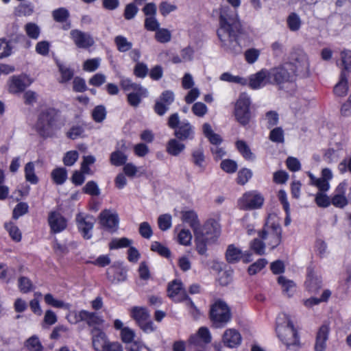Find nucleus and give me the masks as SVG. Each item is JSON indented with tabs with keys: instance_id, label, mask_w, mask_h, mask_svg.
Segmentation results:
<instances>
[{
	"instance_id": "1",
	"label": "nucleus",
	"mask_w": 351,
	"mask_h": 351,
	"mask_svg": "<svg viewBox=\"0 0 351 351\" xmlns=\"http://www.w3.org/2000/svg\"><path fill=\"white\" fill-rule=\"evenodd\" d=\"M227 1L231 7L222 5L219 9V27L217 29V36L226 51L239 53L241 51L240 38L245 34L237 12L241 0Z\"/></svg>"
},
{
	"instance_id": "2",
	"label": "nucleus",
	"mask_w": 351,
	"mask_h": 351,
	"mask_svg": "<svg viewBox=\"0 0 351 351\" xmlns=\"http://www.w3.org/2000/svg\"><path fill=\"white\" fill-rule=\"evenodd\" d=\"M276 332L278 338L287 348H298L300 346L299 337L289 316L280 315L276 321Z\"/></svg>"
},
{
	"instance_id": "3",
	"label": "nucleus",
	"mask_w": 351,
	"mask_h": 351,
	"mask_svg": "<svg viewBox=\"0 0 351 351\" xmlns=\"http://www.w3.org/2000/svg\"><path fill=\"white\" fill-rule=\"evenodd\" d=\"M258 234L271 250L280 245L282 241V228L276 215H268L263 228L258 231Z\"/></svg>"
},
{
	"instance_id": "4",
	"label": "nucleus",
	"mask_w": 351,
	"mask_h": 351,
	"mask_svg": "<svg viewBox=\"0 0 351 351\" xmlns=\"http://www.w3.org/2000/svg\"><path fill=\"white\" fill-rule=\"evenodd\" d=\"M58 117V111L54 108L43 110L35 125V129L38 134L43 137L51 136L56 128Z\"/></svg>"
},
{
	"instance_id": "5",
	"label": "nucleus",
	"mask_w": 351,
	"mask_h": 351,
	"mask_svg": "<svg viewBox=\"0 0 351 351\" xmlns=\"http://www.w3.org/2000/svg\"><path fill=\"white\" fill-rule=\"evenodd\" d=\"M231 317L230 309L225 302L217 300L211 306L210 319L214 327H224L230 321Z\"/></svg>"
},
{
	"instance_id": "6",
	"label": "nucleus",
	"mask_w": 351,
	"mask_h": 351,
	"mask_svg": "<svg viewBox=\"0 0 351 351\" xmlns=\"http://www.w3.org/2000/svg\"><path fill=\"white\" fill-rule=\"evenodd\" d=\"M250 104V98L245 93H241L235 103L234 111L235 119L243 126L247 125L252 118Z\"/></svg>"
},
{
	"instance_id": "7",
	"label": "nucleus",
	"mask_w": 351,
	"mask_h": 351,
	"mask_svg": "<svg viewBox=\"0 0 351 351\" xmlns=\"http://www.w3.org/2000/svg\"><path fill=\"white\" fill-rule=\"evenodd\" d=\"M130 315L145 332H152L155 328L149 319V314L145 307L134 306L130 309Z\"/></svg>"
},
{
	"instance_id": "8",
	"label": "nucleus",
	"mask_w": 351,
	"mask_h": 351,
	"mask_svg": "<svg viewBox=\"0 0 351 351\" xmlns=\"http://www.w3.org/2000/svg\"><path fill=\"white\" fill-rule=\"evenodd\" d=\"M291 69L295 67V72L302 76H308L309 74V60L306 53L300 49L295 50L291 54Z\"/></svg>"
},
{
	"instance_id": "9",
	"label": "nucleus",
	"mask_w": 351,
	"mask_h": 351,
	"mask_svg": "<svg viewBox=\"0 0 351 351\" xmlns=\"http://www.w3.org/2000/svg\"><path fill=\"white\" fill-rule=\"evenodd\" d=\"M264 202L263 195L256 191H249L243 195L238 202L239 206L243 210H254L259 208Z\"/></svg>"
},
{
	"instance_id": "10",
	"label": "nucleus",
	"mask_w": 351,
	"mask_h": 351,
	"mask_svg": "<svg viewBox=\"0 0 351 351\" xmlns=\"http://www.w3.org/2000/svg\"><path fill=\"white\" fill-rule=\"evenodd\" d=\"M290 69L291 64L285 63L269 71L271 82L281 84L289 82L291 78V73L289 71Z\"/></svg>"
},
{
	"instance_id": "11",
	"label": "nucleus",
	"mask_w": 351,
	"mask_h": 351,
	"mask_svg": "<svg viewBox=\"0 0 351 351\" xmlns=\"http://www.w3.org/2000/svg\"><path fill=\"white\" fill-rule=\"evenodd\" d=\"M76 222L79 231L85 239H90L92 237L91 231L93 228L95 220L90 215H84L82 213H78L76 215Z\"/></svg>"
},
{
	"instance_id": "12",
	"label": "nucleus",
	"mask_w": 351,
	"mask_h": 351,
	"mask_svg": "<svg viewBox=\"0 0 351 351\" xmlns=\"http://www.w3.org/2000/svg\"><path fill=\"white\" fill-rule=\"evenodd\" d=\"M173 93L171 90L164 91L155 103L154 107L155 112L159 116H163L169 110V106L173 102Z\"/></svg>"
},
{
	"instance_id": "13",
	"label": "nucleus",
	"mask_w": 351,
	"mask_h": 351,
	"mask_svg": "<svg viewBox=\"0 0 351 351\" xmlns=\"http://www.w3.org/2000/svg\"><path fill=\"white\" fill-rule=\"evenodd\" d=\"M196 233H199L204 239L214 242L219 236L220 231L218 224L211 221L205 223L202 227L199 226L194 234Z\"/></svg>"
},
{
	"instance_id": "14",
	"label": "nucleus",
	"mask_w": 351,
	"mask_h": 351,
	"mask_svg": "<svg viewBox=\"0 0 351 351\" xmlns=\"http://www.w3.org/2000/svg\"><path fill=\"white\" fill-rule=\"evenodd\" d=\"M48 223L51 231L53 233H59L66 229L67 226L66 219L58 212H51L48 217Z\"/></svg>"
},
{
	"instance_id": "15",
	"label": "nucleus",
	"mask_w": 351,
	"mask_h": 351,
	"mask_svg": "<svg viewBox=\"0 0 351 351\" xmlns=\"http://www.w3.org/2000/svg\"><path fill=\"white\" fill-rule=\"evenodd\" d=\"M70 35L77 47L88 48L93 46L95 43L93 38L90 34L80 30H71Z\"/></svg>"
},
{
	"instance_id": "16",
	"label": "nucleus",
	"mask_w": 351,
	"mask_h": 351,
	"mask_svg": "<svg viewBox=\"0 0 351 351\" xmlns=\"http://www.w3.org/2000/svg\"><path fill=\"white\" fill-rule=\"evenodd\" d=\"M174 136L180 141L193 140L195 136L194 127L187 121H182L175 130Z\"/></svg>"
},
{
	"instance_id": "17",
	"label": "nucleus",
	"mask_w": 351,
	"mask_h": 351,
	"mask_svg": "<svg viewBox=\"0 0 351 351\" xmlns=\"http://www.w3.org/2000/svg\"><path fill=\"white\" fill-rule=\"evenodd\" d=\"M268 83L271 82L269 71L266 69H262L256 73L250 75L249 79V86L252 89L260 88Z\"/></svg>"
},
{
	"instance_id": "18",
	"label": "nucleus",
	"mask_w": 351,
	"mask_h": 351,
	"mask_svg": "<svg viewBox=\"0 0 351 351\" xmlns=\"http://www.w3.org/2000/svg\"><path fill=\"white\" fill-rule=\"evenodd\" d=\"M346 183L341 182L336 188L335 194L331 198V204L339 208H343L348 204V200L345 196Z\"/></svg>"
},
{
	"instance_id": "19",
	"label": "nucleus",
	"mask_w": 351,
	"mask_h": 351,
	"mask_svg": "<svg viewBox=\"0 0 351 351\" xmlns=\"http://www.w3.org/2000/svg\"><path fill=\"white\" fill-rule=\"evenodd\" d=\"M118 145L119 149L112 152L110 157V163L117 167L125 165L128 160V156L125 154L128 149L125 141H121Z\"/></svg>"
},
{
	"instance_id": "20",
	"label": "nucleus",
	"mask_w": 351,
	"mask_h": 351,
	"mask_svg": "<svg viewBox=\"0 0 351 351\" xmlns=\"http://www.w3.org/2000/svg\"><path fill=\"white\" fill-rule=\"evenodd\" d=\"M241 335L234 328H229L225 330L222 336V341L224 345L233 348L239 346L241 343Z\"/></svg>"
},
{
	"instance_id": "21",
	"label": "nucleus",
	"mask_w": 351,
	"mask_h": 351,
	"mask_svg": "<svg viewBox=\"0 0 351 351\" xmlns=\"http://www.w3.org/2000/svg\"><path fill=\"white\" fill-rule=\"evenodd\" d=\"M93 346L96 351H105L108 341L106 334L98 328L91 330Z\"/></svg>"
},
{
	"instance_id": "22",
	"label": "nucleus",
	"mask_w": 351,
	"mask_h": 351,
	"mask_svg": "<svg viewBox=\"0 0 351 351\" xmlns=\"http://www.w3.org/2000/svg\"><path fill=\"white\" fill-rule=\"evenodd\" d=\"M78 317L80 321L86 322L89 326L97 328L100 326L104 320L96 313L89 312L85 310H82L78 313Z\"/></svg>"
},
{
	"instance_id": "23",
	"label": "nucleus",
	"mask_w": 351,
	"mask_h": 351,
	"mask_svg": "<svg viewBox=\"0 0 351 351\" xmlns=\"http://www.w3.org/2000/svg\"><path fill=\"white\" fill-rule=\"evenodd\" d=\"M168 295L175 301H180L186 298L180 280H175L170 283L167 288Z\"/></svg>"
},
{
	"instance_id": "24",
	"label": "nucleus",
	"mask_w": 351,
	"mask_h": 351,
	"mask_svg": "<svg viewBox=\"0 0 351 351\" xmlns=\"http://www.w3.org/2000/svg\"><path fill=\"white\" fill-rule=\"evenodd\" d=\"M330 328L328 324L322 325L317 334L315 349L316 351H324L326 348V341L328 338Z\"/></svg>"
},
{
	"instance_id": "25",
	"label": "nucleus",
	"mask_w": 351,
	"mask_h": 351,
	"mask_svg": "<svg viewBox=\"0 0 351 351\" xmlns=\"http://www.w3.org/2000/svg\"><path fill=\"white\" fill-rule=\"evenodd\" d=\"M99 219L101 224L110 230H114L118 225L119 219L117 214L111 213L105 210L100 213Z\"/></svg>"
},
{
	"instance_id": "26",
	"label": "nucleus",
	"mask_w": 351,
	"mask_h": 351,
	"mask_svg": "<svg viewBox=\"0 0 351 351\" xmlns=\"http://www.w3.org/2000/svg\"><path fill=\"white\" fill-rule=\"evenodd\" d=\"M181 219L183 222L189 225L193 229V233H195L200 226L198 215L197 213L193 210L181 212Z\"/></svg>"
},
{
	"instance_id": "27",
	"label": "nucleus",
	"mask_w": 351,
	"mask_h": 351,
	"mask_svg": "<svg viewBox=\"0 0 351 351\" xmlns=\"http://www.w3.org/2000/svg\"><path fill=\"white\" fill-rule=\"evenodd\" d=\"M126 273L125 269L114 265L107 271V277L112 282L123 281L126 279Z\"/></svg>"
},
{
	"instance_id": "28",
	"label": "nucleus",
	"mask_w": 351,
	"mask_h": 351,
	"mask_svg": "<svg viewBox=\"0 0 351 351\" xmlns=\"http://www.w3.org/2000/svg\"><path fill=\"white\" fill-rule=\"evenodd\" d=\"M185 149V145L178 138L170 139L166 146L167 152L173 156H178Z\"/></svg>"
},
{
	"instance_id": "29",
	"label": "nucleus",
	"mask_w": 351,
	"mask_h": 351,
	"mask_svg": "<svg viewBox=\"0 0 351 351\" xmlns=\"http://www.w3.org/2000/svg\"><path fill=\"white\" fill-rule=\"evenodd\" d=\"M202 339L204 343H208L211 341V335L208 329L206 327H201L198 331L197 335L191 336L189 339V343L191 344L199 346V341L198 338Z\"/></svg>"
},
{
	"instance_id": "30",
	"label": "nucleus",
	"mask_w": 351,
	"mask_h": 351,
	"mask_svg": "<svg viewBox=\"0 0 351 351\" xmlns=\"http://www.w3.org/2000/svg\"><path fill=\"white\" fill-rule=\"evenodd\" d=\"M23 76H12L10 80L9 91L12 93H18L23 91L27 85Z\"/></svg>"
},
{
	"instance_id": "31",
	"label": "nucleus",
	"mask_w": 351,
	"mask_h": 351,
	"mask_svg": "<svg viewBox=\"0 0 351 351\" xmlns=\"http://www.w3.org/2000/svg\"><path fill=\"white\" fill-rule=\"evenodd\" d=\"M244 255L239 248L234 245H230L226 250V258L229 263H235L239 261Z\"/></svg>"
},
{
	"instance_id": "32",
	"label": "nucleus",
	"mask_w": 351,
	"mask_h": 351,
	"mask_svg": "<svg viewBox=\"0 0 351 351\" xmlns=\"http://www.w3.org/2000/svg\"><path fill=\"white\" fill-rule=\"evenodd\" d=\"M193 163L198 167L201 171H204L206 169L205 156L204 150L202 147L194 149L191 154Z\"/></svg>"
},
{
	"instance_id": "33",
	"label": "nucleus",
	"mask_w": 351,
	"mask_h": 351,
	"mask_svg": "<svg viewBox=\"0 0 351 351\" xmlns=\"http://www.w3.org/2000/svg\"><path fill=\"white\" fill-rule=\"evenodd\" d=\"M348 90V77L343 71L341 74V79L339 82L334 87V93L337 97H344L347 95Z\"/></svg>"
},
{
	"instance_id": "34",
	"label": "nucleus",
	"mask_w": 351,
	"mask_h": 351,
	"mask_svg": "<svg viewBox=\"0 0 351 351\" xmlns=\"http://www.w3.org/2000/svg\"><path fill=\"white\" fill-rule=\"evenodd\" d=\"M305 285L310 291H316L322 286V280L319 276L311 271L308 274V278Z\"/></svg>"
},
{
	"instance_id": "35",
	"label": "nucleus",
	"mask_w": 351,
	"mask_h": 351,
	"mask_svg": "<svg viewBox=\"0 0 351 351\" xmlns=\"http://www.w3.org/2000/svg\"><path fill=\"white\" fill-rule=\"evenodd\" d=\"M236 147L239 152L245 159L248 160H252L254 159V155L251 152V149L246 142L242 140H239L236 142Z\"/></svg>"
},
{
	"instance_id": "36",
	"label": "nucleus",
	"mask_w": 351,
	"mask_h": 351,
	"mask_svg": "<svg viewBox=\"0 0 351 351\" xmlns=\"http://www.w3.org/2000/svg\"><path fill=\"white\" fill-rule=\"evenodd\" d=\"M278 282L282 286V291L288 297H291L295 291V283L285 276H280L278 278Z\"/></svg>"
},
{
	"instance_id": "37",
	"label": "nucleus",
	"mask_w": 351,
	"mask_h": 351,
	"mask_svg": "<svg viewBox=\"0 0 351 351\" xmlns=\"http://www.w3.org/2000/svg\"><path fill=\"white\" fill-rule=\"evenodd\" d=\"M147 90L145 88V93H141L140 90H134L128 95V101L129 104L136 108L141 102V98L147 97Z\"/></svg>"
},
{
	"instance_id": "38",
	"label": "nucleus",
	"mask_w": 351,
	"mask_h": 351,
	"mask_svg": "<svg viewBox=\"0 0 351 351\" xmlns=\"http://www.w3.org/2000/svg\"><path fill=\"white\" fill-rule=\"evenodd\" d=\"M196 250L201 255H205L207 251V245L211 241L204 239L199 233L194 234Z\"/></svg>"
},
{
	"instance_id": "39",
	"label": "nucleus",
	"mask_w": 351,
	"mask_h": 351,
	"mask_svg": "<svg viewBox=\"0 0 351 351\" xmlns=\"http://www.w3.org/2000/svg\"><path fill=\"white\" fill-rule=\"evenodd\" d=\"M120 84L122 89L124 90L125 91L140 90L141 93H145V88H143L138 84L132 82V80L128 78H121L120 81Z\"/></svg>"
},
{
	"instance_id": "40",
	"label": "nucleus",
	"mask_w": 351,
	"mask_h": 351,
	"mask_svg": "<svg viewBox=\"0 0 351 351\" xmlns=\"http://www.w3.org/2000/svg\"><path fill=\"white\" fill-rule=\"evenodd\" d=\"M51 178L56 184H62L67 178V171L64 168H56L52 171Z\"/></svg>"
},
{
	"instance_id": "41",
	"label": "nucleus",
	"mask_w": 351,
	"mask_h": 351,
	"mask_svg": "<svg viewBox=\"0 0 351 351\" xmlns=\"http://www.w3.org/2000/svg\"><path fill=\"white\" fill-rule=\"evenodd\" d=\"M25 180L31 184H36L38 182V178L35 174L34 165L33 162H29L25 165Z\"/></svg>"
},
{
	"instance_id": "42",
	"label": "nucleus",
	"mask_w": 351,
	"mask_h": 351,
	"mask_svg": "<svg viewBox=\"0 0 351 351\" xmlns=\"http://www.w3.org/2000/svg\"><path fill=\"white\" fill-rule=\"evenodd\" d=\"M220 80L241 85H246L247 84V80L245 78L239 75H233L228 72L222 73L220 76Z\"/></svg>"
},
{
	"instance_id": "43",
	"label": "nucleus",
	"mask_w": 351,
	"mask_h": 351,
	"mask_svg": "<svg viewBox=\"0 0 351 351\" xmlns=\"http://www.w3.org/2000/svg\"><path fill=\"white\" fill-rule=\"evenodd\" d=\"M33 12L34 7L31 3H21L14 9V14L17 16H29Z\"/></svg>"
},
{
	"instance_id": "44",
	"label": "nucleus",
	"mask_w": 351,
	"mask_h": 351,
	"mask_svg": "<svg viewBox=\"0 0 351 351\" xmlns=\"http://www.w3.org/2000/svg\"><path fill=\"white\" fill-rule=\"evenodd\" d=\"M114 43L117 49L121 52L129 51L132 47V43L128 41L127 38L123 36H117L114 38Z\"/></svg>"
},
{
	"instance_id": "45",
	"label": "nucleus",
	"mask_w": 351,
	"mask_h": 351,
	"mask_svg": "<svg viewBox=\"0 0 351 351\" xmlns=\"http://www.w3.org/2000/svg\"><path fill=\"white\" fill-rule=\"evenodd\" d=\"M5 228L14 241L19 242L21 240V232L14 223L9 222L5 223Z\"/></svg>"
},
{
	"instance_id": "46",
	"label": "nucleus",
	"mask_w": 351,
	"mask_h": 351,
	"mask_svg": "<svg viewBox=\"0 0 351 351\" xmlns=\"http://www.w3.org/2000/svg\"><path fill=\"white\" fill-rule=\"evenodd\" d=\"M263 241L261 239H254L250 243V249L259 256L265 254L266 243Z\"/></svg>"
},
{
	"instance_id": "47",
	"label": "nucleus",
	"mask_w": 351,
	"mask_h": 351,
	"mask_svg": "<svg viewBox=\"0 0 351 351\" xmlns=\"http://www.w3.org/2000/svg\"><path fill=\"white\" fill-rule=\"evenodd\" d=\"M155 38L160 43H166L171 40V34L167 29L159 28L156 31Z\"/></svg>"
},
{
	"instance_id": "48",
	"label": "nucleus",
	"mask_w": 351,
	"mask_h": 351,
	"mask_svg": "<svg viewBox=\"0 0 351 351\" xmlns=\"http://www.w3.org/2000/svg\"><path fill=\"white\" fill-rule=\"evenodd\" d=\"M52 16L56 22L64 23L66 21L69 17V13L66 8H60L53 10L52 12Z\"/></svg>"
},
{
	"instance_id": "49",
	"label": "nucleus",
	"mask_w": 351,
	"mask_h": 351,
	"mask_svg": "<svg viewBox=\"0 0 351 351\" xmlns=\"http://www.w3.org/2000/svg\"><path fill=\"white\" fill-rule=\"evenodd\" d=\"M171 216L169 214H163L158 218V225L159 228L165 231L169 229L171 226Z\"/></svg>"
},
{
	"instance_id": "50",
	"label": "nucleus",
	"mask_w": 351,
	"mask_h": 351,
	"mask_svg": "<svg viewBox=\"0 0 351 351\" xmlns=\"http://www.w3.org/2000/svg\"><path fill=\"white\" fill-rule=\"evenodd\" d=\"M12 47L5 38H0V59L8 57L12 53Z\"/></svg>"
},
{
	"instance_id": "51",
	"label": "nucleus",
	"mask_w": 351,
	"mask_h": 351,
	"mask_svg": "<svg viewBox=\"0 0 351 351\" xmlns=\"http://www.w3.org/2000/svg\"><path fill=\"white\" fill-rule=\"evenodd\" d=\"M287 25L290 30L295 32L300 29L301 21L298 14L291 13L287 18Z\"/></svg>"
},
{
	"instance_id": "52",
	"label": "nucleus",
	"mask_w": 351,
	"mask_h": 351,
	"mask_svg": "<svg viewBox=\"0 0 351 351\" xmlns=\"http://www.w3.org/2000/svg\"><path fill=\"white\" fill-rule=\"evenodd\" d=\"M29 206L25 202H20L16 204L12 212V217L18 219L20 217L25 215L28 212Z\"/></svg>"
},
{
	"instance_id": "53",
	"label": "nucleus",
	"mask_w": 351,
	"mask_h": 351,
	"mask_svg": "<svg viewBox=\"0 0 351 351\" xmlns=\"http://www.w3.org/2000/svg\"><path fill=\"white\" fill-rule=\"evenodd\" d=\"M151 250L153 252H158L160 255L168 258L171 255V252L167 247L162 245L158 241H154L151 245Z\"/></svg>"
},
{
	"instance_id": "54",
	"label": "nucleus",
	"mask_w": 351,
	"mask_h": 351,
	"mask_svg": "<svg viewBox=\"0 0 351 351\" xmlns=\"http://www.w3.org/2000/svg\"><path fill=\"white\" fill-rule=\"evenodd\" d=\"M27 36L32 39H37L40 34L39 27L34 23H28L25 26Z\"/></svg>"
},
{
	"instance_id": "55",
	"label": "nucleus",
	"mask_w": 351,
	"mask_h": 351,
	"mask_svg": "<svg viewBox=\"0 0 351 351\" xmlns=\"http://www.w3.org/2000/svg\"><path fill=\"white\" fill-rule=\"evenodd\" d=\"M269 139L274 143H281L284 142V131L280 128L273 129L269 134Z\"/></svg>"
},
{
	"instance_id": "56",
	"label": "nucleus",
	"mask_w": 351,
	"mask_h": 351,
	"mask_svg": "<svg viewBox=\"0 0 351 351\" xmlns=\"http://www.w3.org/2000/svg\"><path fill=\"white\" fill-rule=\"evenodd\" d=\"M315 203L319 207L326 208L331 204V200L324 192H318L315 195Z\"/></svg>"
},
{
	"instance_id": "57",
	"label": "nucleus",
	"mask_w": 351,
	"mask_h": 351,
	"mask_svg": "<svg viewBox=\"0 0 351 351\" xmlns=\"http://www.w3.org/2000/svg\"><path fill=\"white\" fill-rule=\"evenodd\" d=\"M132 241L126 237L113 239L109 245L110 249L126 247L130 245Z\"/></svg>"
},
{
	"instance_id": "58",
	"label": "nucleus",
	"mask_w": 351,
	"mask_h": 351,
	"mask_svg": "<svg viewBox=\"0 0 351 351\" xmlns=\"http://www.w3.org/2000/svg\"><path fill=\"white\" fill-rule=\"evenodd\" d=\"M252 176V173L251 170L246 168L242 169L238 172L237 179V183L241 185H244L248 182Z\"/></svg>"
},
{
	"instance_id": "59",
	"label": "nucleus",
	"mask_w": 351,
	"mask_h": 351,
	"mask_svg": "<svg viewBox=\"0 0 351 351\" xmlns=\"http://www.w3.org/2000/svg\"><path fill=\"white\" fill-rule=\"evenodd\" d=\"M138 232L141 236L146 239H150L153 234L152 228L149 223L147 221H144L140 223Z\"/></svg>"
},
{
	"instance_id": "60",
	"label": "nucleus",
	"mask_w": 351,
	"mask_h": 351,
	"mask_svg": "<svg viewBox=\"0 0 351 351\" xmlns=\"http://www.w3.org/2000/svg\"><path fill=\"white\" fill-rule=\"evenodd\" d=\"M84 193L92 196H98L100 194V190L96 182L94 181L88 182L83 188Z\"/></svg>"
},
{
	"instance_id": "61",
	"label": "nucleus",
	"mask_w": 351,
	"mask_h": 351,
	"mask_svg": "<svg viewBox=\"0 0 351 351\" xmlns=\"http://www.w3.org/2000/svg\"><path fill=\"white\" fill-rule=\"evenodd\" d=\"M267 264V261L265 258H260L249 267L248 273L250 275H254L264 268Z\"/></svg>"
},
{
	"instance_id": "62",
	"label": "nucleus",
	"mask_w": 351,
	"mask_h": 351,
	"mask_svg": "<svg viewBox=\"0 0 351 351\" xmlns=\"http://www.w3.org/2000/svg\"><path fill=\"white\" fill-rule=\"evenodd\" d=\"M106 108L103 106H96L92 112L93 119L98 123L101 122L106 118Z\"/></svg>"
},
{
	"instance_id": "63",
	"label": "nucleus",
	"mask_w": 351,
	"mask_h": 351,
	"mask_svg": "<svg viewBox=\"0 0 351 351\" xmlns=\"http://www.w3.org/2000/svg\"><path fill=\"white\" fill-rule=\"evenodd\" d=\"M221 168L228 173H234L237 169V164L235 161L230 159L222 160L221 162Z\"/></svg>"
},
{
	"instance_id": "64",
	"label": "nucleus",
	"mask_w": 351,
	"mask_h": 351,
	"mask_svg": "<svg viewBox=\"0 0 351 351\" xmlns=\"http://www.w3.org/2000/svg\"><path fill=\"white\" fill-rule=\"evenodd\" d=\"M26 346L30 351H40L42 345L38 337L33 336L26 341Z\"/></svg>"
}]
</instances>
